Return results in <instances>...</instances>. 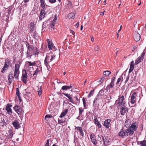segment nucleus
Segmentation results:
<instances>
[{
    "label": "nucleus",
    "mask_w": 146,
    "mask_h": 146,
    "mask_svg": "<svg viewBox=\"0 0 146 146\" xmlns=\"http://www.w3.org/2000/svg\"><path fill=\"white\" fill-rule=\"evenodd\" d=\"M145 55V52L143 51L141 54V56L142 58H144V56Z\"/></svg>",
    "instance_id": "obj_54"
},
{
    "label": "nucleus",
    "mask_w": 146,
    "mask_h": 146,
    "mask_svg": "<svg viewBox=\"0 0 146 146\" xmlns=\"http://www.w3.org/2000/svg\"><path fill=\"white\" fill-rule=\"evenodd\" d=\"M130 66H134V62L133 61H132L131 62L130 64Z\"/></svg>",
    "instance_id": "obj_62"
},
{
    "label": "nucleus",
    "mask_w": 146,
    "mask_h": 146,
    "mask_svg": "<svg viewBox=\"0 0 146 146\" xmlns=\"http://www.w3.org/2000/svg\"><path fill=\"white\" fill-rule=\"evenodd\" d=\"M103 139L104 140V144L105 146H108L110 144V140L109 138L106 137L105 138L103 137Z\"/></svg>",
    "instance_id": "obj_17"
},
{
    "label": "nucleus",
    "mask_w": 146,
    "mask_h": 146,
    "mask_svg": "<svg viewBox=\"0 0 146 146\" xmlns=\"http://www.w3.org/2000/svg\"><path fill=\"white\" fill-rule=\"evenodd\" d=\"M13 109L19 115H21L22 113V111H23L21 107L17 105H16L13 107Z\"/></svg>",
    "instance_id": "obj_10"
},
{
    "label": "nucleus",
    "mask_w": 146,
    "mask_h": 146,
    "mask_svg": "<svg viewBox=\"0 0 146 146\" xmlns=\"http://www.w3.org/2000/svg\"><path fill=\"white\" fill-rule=\"evenodd\" d=\"M143 59V58H142L141 56H139L137 60H138L139 61V62H140L142 61Z\"/></svg>",
    "instance_id": "obj_48"
},
{
    "label": "nucleus",
    "mask_w": 146,
    "mask_h": 146,
    "mask_svg": "<svg viewBox=\"0 0 146 146\" xmlns=\"http://www.w3.org/2000/svg\"><path fill=\"white\" fill-rule=\"evenodd\" d=\"M39 71V68H38L36 69L35 71L34 72V73L33 74V77H34V78L36 79L37 75Z\"/></svg>",
    "instance_id": "obj_32"
},
{
    "label": "nucleus",
    "mask_w": 146,
    "mask_h": 146,
    "mask_svg": "<svg viewBox=\"0 0 146 146\" xmlns=\"http://www.w3.org/2000/svg\"><path fill=\"white\" fill-rule=\"evenodd\" d=\"M43 44H41V48L40 49V50H41L42 51H43L44 50V49L43 48Z\"/></svg>",
    "instance_id": "obj_63"
},
{
    "label": "nucleus",
    "mask_w": 146,
    "mask_h": 146,
    "mask_svg": "<svg viewBox=\"0 0 146 146\" xmlns=\"http://www.w3.org/2000/svg\"><path fill=\"white\" fill-rule=\"evenodd\" d=\"M27 51L25 52L26 58L31 59L33 56V52L34 51L35 49L33 45L30 44L28 42L26 44Z\"/></svg>",
    "instance_id": "obj_3"
},
{
    "label": "nucleus",
    "mask_w": 146,
    "mask_h": 146,
    "mask_svg": "<svg viewBox=\"0 0 146 146\" xmlns=\"http://www.w3.org/2000/svg\"><path fill=\"white\" fill-rule=\"evenodd\" d=\"M138 127V123L136 122H133L128 128L125 129L122 128L119 132L118 135L123 138H125L129 135L132 136L133 135L134 131L137 130Z\"/></svg>",
    "instance_id": "obj_1"
},
{
    "label": "nucleus",
    "mask_w": 146,
    "mask_h": 146,
    "mask_svg": "<svg viewBox=\"0 0 146 146\" xmlns=\"http://www.w3.org/2000/svg\"><path fill=\"white\" fill-rule=\"evenodd\" d=\"M114 86V83L111 82L110 83L107 85L106 88V89L108 90L112 88Z\"/></svg>",
    "instance_id": "obj_33"
},
{
    "label": "nucleus",
    "mask_w": 146,
    "mask_h": 146,
    "mask_svg": "<svg viewBox=\"0 0 146 146\" xmlns=\"http://www.w3.org/2000/svg\"><path fill=\"white\" fill-rule=\"evenodd\" d=\"M39 53V52L38 51V48H36V51L34 52V51H33V55L36 56L37 55H38Z\"/></svg>",
    "instance_id": "obj_41"
},
{
    "label": "nucleus",
    "mask_w": 146,
    "mask_h": 146,
    "mask_svg": "<svg viewBox=\"0 0 146 146\" xmlns=\"http://www.w3.org/2000/svg\"><path fill=\"white\" fill-rule=\"evenodd\" d=\"M45 146H49V139L47 140L46 143V144L45 145Z\"/></svg>",
    "instance_id": "obj_53"
},
{
    "label": "nucleus",
    "mask_w": 146,
    "mask_h": 146,
    "mask_svg": "<svg viewBox=\"0 0 146 146\" xmlns=\"http://www.w3.org/2000/svg\"><path fill=\"white\" fill-rule=\"evenodd\" d=\"M84 117L82 113H79L78 116L77 118V119H79L80 120H83Z\"/></svg>",
    "instance_id": "obj_36"
},
{
    "label": "nucleus",
    "mask_w": 146,
    "mask_h": 146,
    "mask_svg": "<svg viewBox=\"0 0 146 146\" xmlns=\"http://www.w3.org/2000/svg\"><path fill=\"white\" fill-rule=\"evenodd\" d=\"M115 79V77H113L111 78V81L113 82H114V80Z\"/></svg>",
    "instance_id": "obj_56"
},
{
    "label": "nucleus",
    "mask_w": 146,
    "mask_h": 146,
    "mask_svg": "<svg viewBox=\"0 0 146 146\" xmlns=\"http://www.w3.org/2000/svg\"><path fill=\"white\" fill-rule=\"evenodd\" d=\"M134 68V66H130V68L129 71V73H131L133 70Z\"/></svg>",
    "instance_id": "obj_42"
},
{
    "label": "nucleus",
    "mask_w": 146,
    "mask_h": 146,
    "mask_svg": "<svg viewBox=\"0 0 146 146\" xmlns=\"http://www.w3.org/2000/svg\"><path fill=\"white\" fill-rule=\"evenodd\" d=\"M56 55L51 52L46 54L44 60V64L48 70H51L50 63L54 59Z\"/></svg>",
    "instance_id": "obj_2"
},
{
    "label": "nucleus",
    "mask_w": 146,
    "mask_h": 146,
    "mask_svg": "<svg viewBox=\"0 0 146 146\" xmlns=\"http://www.w3.org/2000/svg\"><path fill=\"white\" fill-rule=\"evenodd\" d=\"M27 4L26 3H25V4H24L23 5V8H26L27 7Z\"/></svg>",
    "instance_id": "obj_60"
},
{
    "label": "nucleus",
    "mask_w": 146,
    "mask_h": 146,
    "mask_svg": "<svg viewBox=\"0 0 146 146\" xmlns=\"http://www.w3.org/2000/svg\"><path fill=\"white\" fill-rule=\"evenodd\" d=\"M105 78H104V77H102L100 79V80L99 81H98L100 82H101V81H103L104 80Z\"/></svg>",
    "instance_id": "obj_57"
},
{
    "label": "nucleus",
    "mask_w": 146,
    "mask_h": 146,
    "mask_svg": "<svg viewBox=\"0 0 146 146\" xmlns=\"http://www.w3.org/2000/svg\"><path fill=\"white\" fill-rule=\"evenodd\" d=\"M94 90H91L89 93V94L88 95V97L89 98L90 97L92 96L93 95V93L94 92Z\"/></svg>",
    "instance_id": "obj_44"
},
{
    "label": "nucleus",
    "mask_w": 146,
    "mask_h": 146,
    "mask_svg": "<svg viewBox=\"0 0 146 146\" xmlns=\"http://www.w3.org/2000/svg\"><path fill=\"white\" fill-rule=\"evenodd\" d=\"M129 74L126 78V79L125 82V83H126L129 80Z\"/></svg>",
    "instance_id": "obj_51"
},
{
    "label": "nucleus",
    "mask_w": 146,
    "mask_h": 146,
    "mask_svg": "<svg viewBox=\"0 0 146 146\" xmlns=\"http://www.w3.org/2000/svg\"><path fill=\"white\" fill-rule=\"evenodd\" d=\"M99 101V100H97V98H95L93 101V106L94 109L96 110H98L99 108V105L98 103Z\"/></svg>",
    "instance_id": "obj_16"
},
{
    "label": "nucleus",
    "mask_w": 146,
    "mask_h": 146,
    "mask_svg": "<svg viewBox=\"0 0 146 146\" xmlns=\"http://www.w3.org/2000/svg\"><path fill=\"white\" fill-rule=\"evenodd\" d=\"M14 78V77L13 76L12 73L9 74L8 76V79L9 81V82L11 84L12 82V80Z\"/></svg>",
    "instance_id": "obj_30"
},
{
    "label": "nucleus",
    "mask_w": 146,
    "mask_h": 146,
    "mask_svg": "<svg viewBox=\"0 0 146 146\" xmlns=\"http://www.w3.org/2000/svg\"><path fill=\"white\" fill-rule=\"evenodd\" d=\"M35 28L34 24V23H30V32H31V33L33 34Z\"/></svg>",
    "instance_id": "obj_29"
},
{
    "label": "nucleus",
    "mask_w": 146,
    "mask_h": 146,
    "mask_svg": "<svg viewBox=\"0 0 146 146\" xmlns=\"http://www.w3.org/2000/svg\"><path fill=\"white\" fill-rule=\"evenodd\" d=\"M139 145L140 146H146V140L140 141Z\"/></svg>",
    "instance_id": "obj_35"
},
{
    "label": "nucleus",
    "mask_w": 146,
    "mask_h": 146,
    "mask_svg": "<svg viewBox=\"0 0 146 146\" xmlns=\"http://www.w3.org/2000/svg\"><path fill=\"white\" fill-rule=\"evenodd\" d=\"M12 105L9 104H7L5 108V109L6 110L8 114L11 115L13 113L12 110L11 108V106Z\"/></svg>",
    "instance_id": "obj_21"
},
{
    "label": "nucleus",
    "mask_w": 146,
    "mask_h": 146,
    "mask_svg": "<svg viewBox=\"0 0 146 146\" xmlns=\"http://www.w3.org/2000/svg\"><path fill=\"white\" fill-rule=\"evenodd\" d=\"M133 93L130 97V102L131 104H134L136 101V97L137 96V94L135 92H131V93Z\"/></svg>",
    "instance_id": "obj_12"
},
{
    "label": "nucleus",
    "mask_w": 146,
    "mask_h": 146,
    "mask_svg": "<svg viewBox=\"0 0 146 146\" xmlns=\"http://www.w3.org/2000/svg\"><path fill=\"white\" fill-rule=\"evenodd\" d=\"M47 41L48 43V48L50 50H52L53 51H56L57 48L52 42L49 39H47Z\"/></svg>",
    "instance_id": "obj_8"
},
{
    "label": "nucleus",
    "mask_w": 146,
    "mask_h": 146,
    "mask_svg": "<svg viewBox=\"0 0 146 146\" xmlns=\"http://www.w3.org/2000/svg\"><path fill=\"white\" fill-rule=\"evenodd\" d=\"M90 137L92 143L94 145H97L98 144V142L96 137L93 133H91L90 134Z\"/></svg>",
    "instance_id": "obj_11"
},
{
    "label": "nucleus",
    "mask_w": 146,
    "mask_h": 146,
    "mask_svg": "<svg viewBox=\"0 0 146 146\" xmlns=\"http://www.w3.org/2000/svg\"><path fill=\"white\" fill-rule=\"evenodd\" d=\"M26 63L27 64L28 67H31L33 66V63L31 61H27Z\"/></svg>",
    "instance_id": "obj_40"
},
{
    "label": "nucleus",
    "mask_w": 146,
    "mask_h": 146,
    "mask_svg": "<svg viewBox=\"0 0 146 146\" xmlns=\"http://www.w3.org/2000/svg\"><path fill=\"white\" fill-rule=\"evenodd\" d=\"M129 120H126L125 123V126L127 128V127H129L130 126V125H128V123H129Z\"/></svg>",
    "instance_id": "obj_43"
},
{
    "label": "nucleus",
    "mask_w": 146,
    "mask_h": 146,
    "mask_svg": "<svg viewBox=\"0 0 146 146\" xmlns=\"http://www.w3.org/2000/svg\"><path fill=\"white\" fill-rule=\"evenodd\" d=\"M74 127H75V129H77V130H78L80 132V134L81 135L82 137L84 136V133L83 131L82 128L81 127H76L75 126Z\"/></svg>",
    "instance_id": "obj_24"
},
{
    "label": "nucleus",
    "mask_w": 146,
    "mask_h": 146,
    "mask_svg": "<svg viewBox=\"0 0 146 146\" xmlns=\"http://www.w3.org/2000/svg\"><path fill=\"white\" fill-rule=\"evenodd\" d=\"M36 66L41 68V65L40 61L39 60L36 61Z\"/></svg>",
    "instance_id": "obj_38"
},
{
    "label": "nucleus",
    "mask_w": 146,
    "mask_h": 146,
    "mask_svg": "<svg viewBox=\"0 0 146 146\" xmlns=\"http://www.w3.org/2000/svg\"><path fill=\"white\" fill-rule=\"evenodd\" d=\"M133 37L135 40L137 42L139 41L140 39V35L137 32H135L133 35Z\"/></svg>",
    "instance_id": "obj_19"
},
{
    "label": "nucleus",
    "mask_w": 146,
    "mask_h": 146,
    "mask_svg": "<svg viewBox=\"0 0 146 146\" xmlns=\"http://www.w3.org/2000/svg\"><path fill=\"white\" fill-rule=\"evenodd\" d=\"M82 102H83L84 109H86L87 107L86 105V101L85 100V99L84 97L82 98Z\"/></svg>",
    "instance_id": "obj_39"
},
{
    "label": "nucleus",
    "mask_w": 146,
    "mask_h": 146,
    "mask_svg": "<svg viewBox=\"0 0 146 146\" xmlns=\"http://www.w3.org/2000/svg\"><path fill=\"white\" fill-rule=\"evenodd\" d=\"M111 120L110 119H106L104 122L103 125L106 128H108L110 125Z\"/></svg>",
    "instance_id": "obj_23"
},
{
    "label": "nucleus",
    "mask_w": 146,
    "mask_h": 146,
    "mask_svg": "<svg viewBox=\"0 0 146 146\" xmlns=\"http://www.w3.org/2000/svg\"><path fill=\"white\" fill-rule=\"evenodd\" d=\"M45 11L44 9H41L40 13L39 20H42L45 17Z\"/></svg>",
    "instance_id": "obj_18"
},
{
    "label": "nucleus",
    "mask_w": 146,
    "mask_h": 146,
    "mask_svg": "<svg viewBox=\"0 0 146 146\" xmlns=\"http://www.w3.org/2000/svg\"><path fill=\"white\" fill-rule=\"evenodd\" d=\"M68 17L70 19H74L75 17V13L73 12L69 13L68 15Z\"/></svg>",
    "instance_id": "obj_28"
},
{
    "label": "nucleus",
    "mask_w": 146,
    "mask_h": 146,
    "mask_svg": "<svg viewBox=\"0 0 146 146\" xmlns=\"http://www.w3.org/2000/svg\"><path fill=\"white\" fill-rule=\"evenodd\" d=\"M65 122V120H63L62 119H58V123L59 124H61L62 123H64Z\"/></svg>",
    "instance_id": "obj_46"
},
{
    "label": "nucleus",
    "mask_w": 146,
    "mask_h": 146,
    "mask_svg": "<svg viewBox=\"0 0 146 146\" xmlns=\"http://www.w3.org/2000/svg\"><path fill=\"white\" fill-rule=\"evenodd\" d=\"M72 86L71 85L70 86H63L61 88V90H70L72 88Z\"/></svg>",
    "instance_id": "obj_27"
},
{
    "label": "nucleus",
    "mask_w": 146,
    "mask_h": 146,
    "mask_svg": "<svg viewBox=\"0 0 146 146\" xmlns=\"http://www.w3.org/2000/svg\"><path fill=\"white\" fill-rule=\"evenodd\" d=\"M105 89H103L101 90L99 92L98 94L97 95L95 98H97V99L99 100L100 99H102L105 96H106L105 93H104Z\"/></svg>",
    "instance_id": "obj_7"
},
{
    "label": "nucleus",
    "mask_w": 146,
    "mask_h": 146,
    "mask_svg": "<svg viewBox=\"0 0 146 146\" xmlns=\"http://www.w3.org/2000/svg\"><path fill=\"white\" fill-rule=\"evenodd\" d=\"M124 100V96L120 95L118 97V99L115 102L117 103V105L120 106L122 105V106H125V102L123 101Z\"/></svg>",
    "instance_id": "obj_5"
},
{
    "label": "nucleus",
    "mask_w": 146,
    "mask_h": 146,
    "mask_svg": "<svg viewBox=\"0 0 146 146\" xmlns=\"http://www.w3.org/2000/svg\"><path fill=\"white\" fill-rule=\"evenodd\" d=\"M94 123L97 122L98 121V119L97 117L95 116L94 117Z\"/></svg>",
    "instance_id": "obj_55"
},
{
    "label": "nucleus",
    "mask_w": 146,
    "mask_h": 146,
    "mask_svg": "<svg viewBox=\"0 0 146 146\" xmlns=\"http://www.w3.org/2000/svg\"><path fill=\"white\" fill-rule=\"evenodd\" d=\"M51 3H54L56 2V0H48Z\"/></svg>",
    "instance_id": "obj_52"
},
{
    "label": "nucleus",
    "mask_w": 146,
    "mask_h": 146,
    "mask_svg": "<svg viewBox=\"0 0 146 146\" xmlns=\"http://www.w3.org/2000/svg\"><path fill=\"white\" fill-rule=\"evenodd\" d=\"M63 94L66 96L69 99V102L74 104V101L73 100L72 98V95H71L68 93H63Z\"/></svg>",
    "instance_id": "obj_20"
},
{
    "label": "nucleus",
    "mask_w": 146,
    "mask_h": 146,
    "mask_svg": "<svg viewBox=\"0 0 146 146\" xmlns=\"http://www.w3.org/2000/svg\"><path fill=\"white\" fill-rule=\"evenodd\" d=\"M42 91L40 90H39L38 91V94L40 96L41 95Z\"/></svg>",
    "instance_id": "obj_61"
},
{
    "label": "nucleus",
    "mask_w": 146,
    "mask_h": 146,
    "mask_svg": "<svg viewBox=\"0 0 146 146\" xmlns=\"http://www.w3.org/2000/svg\"><path fill=\"white\" fill-rule=\"evenodd\" d=\"M123 74L119 78L117 81V82L116 83V84H119V83L120 82H121L123 81V77L122 76Z\"/></svg>",
    "instance_id": "obj_37"
},
{
    "label": "nucleus",
    "mask_w": 146,
    "mask_h": 146,
    "mask_svg": "<svg viewBox=\"0 0 146 146\" xmlns=\"http://www.w3.org/2000/svg\"><path fill=\"white\" fill-rule=\"evenodd\" d=\"M68 111V109H65L61 113L59 116V117L62 118L65 116L67 114Z\"/></svg>",
    "instance_id": "obj_25"
},
{
    "label": "nucleus",
    "mask_w": 146,
    "mask_h": 146,
    "mask_svg": "<svg viewBox=\"0 0 146 146\" xmlns=\"http://www.w3.org/2000/svg\"><path fill=\"white\" fill-rule=\"evenodd\" d=\"M40 6L43 9H45V3L44 0H40Z\"/></svg>",
    "instance_id": "obj_31"
},
{
    "label": "nucleus",
    "mask_w": 146,
    "mask_h": 146,
    "mask_svg": "<svg viewBox=\"0 0 146 146\" xmlns=\"http://www.w3.org/2000/svg\"><path fill=\"white\" fill-rule=\"evenodd\" d=\"M10 61L8 58H6L5 60V64L3 66L1 70V72L4 73L5 71L7 70L8 67L10 64Z\"/></svg>",
    "instance_id": "obj_6"
},
{
    "label": "nucleus",
    "mask_w": 146,
    "mask_h": 146,
    "mask_svg": "<svg viewBox=\"0 0 146 146\" xmlns=\"http://www.w3.org/2000/svg\"><path fill=\"white\" fill-rule=\"evenodd\" d=\"M128 108L126 107L125 105V106H123L120 109V112L121 115H124L128 111Z\"/></svg>",
    "instance_id": "obj_14"
},
{
    "label": "nucleus",
    "mask_w": 146,
    "mask_h": 146,
    "mask_svg": "<svg viewBox=\"0 0 146 146\" xmlns=\"http://www.w3.org/2000/svg\"><path fill=\"white\" fill-rule=\"evenodd\" d=\"M139 63H140V62L138 60H135V65H137L138 64H139Z\"/></svg>",
    "instance_id": "obj_58"
},
{
    "label": "nucleus",
    "mask_w": 146,
    "mask_h": 146,
    "mask_svg": "<svg viewBox=\"0 0 146 146\" xmlns=\"http://www.w3.org/2000/svg\"><path fill=\"white\" fill-rule=\"evenodd\" d=\"M27 71L26 70H22V74L21 78V80L25 84L27 83Z\"/></svg>",
    "instance_id": "obj_9"
},
{
    "label": "nucleus",
    "mask_w": 146,
    "mask_h": 146,
    "mask_svg": "<svg viewBox=\"0 0 146 146\" xmlns=\"http://www.w3.org/2000/svg\"><path fill=\"white\" fill-rule=\"evenodd\" d=\"M52 117V116L50 115H46L45 117V119H46L47 118H51Z\"/></svg>",
    "instance_id": "obj_49"
},
{
    "label": "nucleus",
    "mask_w": 146,
    "mask_h": 146,
    "mask_svg": "<svg viewBox=\"0 0 146 146\" xmlns=\"http://www.w3.org/2000/svg\"><path fill=\"white\" fill-rule=\"evenodd\" d=\"M16 96H17L18 97L19 102H21L22 101V99L20 96L19 89L18 88H16Z\"/></svg>",
    "instance_id": "obj_26"
},
{
    "label": "nucleus",
    "mask_w": 146,
    "mask_h": 146,
    "mask_svg": "<svg viewBox=\"0 0 146 146\" xmlns=\"http://www.w3.org/2000/svg\"><path fill=\"white\" fill-rule=\"evenodd\" d=\"M98 46H96L95 48H94V50L95 51H98Z\"/></svg>",
    "instance_id": "obj_59"
},
{
    "label": "nucleus",
    "mask_w": 146,
    "mask_h": 146,
    "mask_svg": "<svg viewBox=\"0 0 146 146\" xmlns=\"http://www.w3.org/2000/svg\"><path fill=\"white\" fill-rule=\"evenodd\" d=\"M33 35L34 38H35V37L37 36L38 35V34L35 31L34 32H33Z\"/></svg>",
    "instance_id": "obj_50"
},
{
    "label": "nucleus",
    "mask_w": 146,
    "mask_h": 146,
    "mask_svg": "<svg viewBox=\"0 0 146 146\" xmlns=\"http://www.w3.org/2000/svg\"><path fill=\"white\" fill-rule=\"evenodd\" d=\"M111 74V72L110 71L108 70L105 71H104L103 72L104 75L107 77H109Z\"/></svg>",
    "instance_id": "obj_34"
},
{
    "label": "nucleus",
    "mask_w": 146,
    "mask_h": 146,
    "mask_svg": "<svg viewBox=\"0 0 146 146\" xmlns=\"http://www.w3.org/2000/svg\"><path fill=\"white\" fill-rule=\"evenodd\" d=\"M79 113H82L84 111V110L82 108H79Z\"/></svg>",
    "instance_id": "obj_47"
},
{
    "label": "nucleus",
    "mask_w": 146,
    "mask_h": 146,
    "mask_svg": "<svg viewBox=\"0 0 146 146\" xmlns=\"http://www.w3.org/2000/svg\"><path fill=\"white\" fill-rule=\"evenodd\" d=\"M12 124L15 129H18L21 127L19 122L17 120H15L13 122Z\"/></svg>",
    "instance_id": "obj_15"
},
{
    "label": "nucleus",
    "mask_w": 146,
    "mask_h": 146,
    "mask_svg": "<svg viewBox=\"0 0 146 146\" xmlns=\"http://www.w3.org/2000/svg\"><path fill=\"white\" fill-rule=\"evenodd\" d=\"M57 20V17L56 15H55L54 16V18L53 20L50 23L49 26L51 28H52L53 30L54 29V26L56 23V21Z\"/></svg>",
    "instance_id": "obj_13"
},
{
    "label": "nucleus",
    "mask_w": 146,
    "mask_h": 146,
    "mask_svg": "<svg viewBox=\"0 0 146 146\" xmlns=\"http://www.w3.org/2000/svg\"><path fill=\"white\" fill-rule=\"evenodd\" d=\"M21 65V62L19 61L15 65L14 76L16 79H18L20 73L19 68Z\"/></svg>",
    "instance_id": "obj_4"
},
{
    "label": "nucleus",
    "mask_w": 146,
    "mask_h": 146,
    "mask_svg": "<svg viewBox=\"0 0 146 146\" xmlns=\"http://www.w3.org/2000/svg\"><path fill=\"white\" fill-rule=\"evenodd\" d=\"M36 61H35L34 62H32L33 66H36Z\"/></svg>",
    "instance_id": "obj_64"
},
{
    "label": "nucleus",
    "mask_w": 146,
    "mask_h": 146,
    "mask_svg": "<svg viewBox=\"0 0 146 146\" xmlns=\"http://www.w3.org/2000/svg\"><path fill=\"white\" fill-rule=\"evenodd\" d=\"M95 124L98 126V128H100L102 127V125L100 123L99 121L95 123Z\"/></svg>",
    "instance_id": "obj_45"
},
{
    "label": "nucleus",
    "mask_w": 146,
    "mask_h": 146,
    "mask_svg": "<svg viewBox=\"0 0 146 146\" xmlns=\"http://www.w3.org/2000/svg\"><path fill=\"white\" fill-rule=\"evenodd\" d=\"M7 139H10L13 136V131L11 129H9V130L7 131Z\"/></svg>",
    "instance_id": "obj_22"
}]
</instances>
